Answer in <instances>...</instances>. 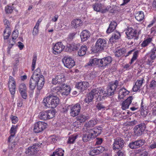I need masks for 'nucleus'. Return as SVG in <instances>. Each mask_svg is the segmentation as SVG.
Segmentation results:
<instances>
[{
  "mask_svg": "<svg viewBox=\"0 0 156 156\" xmlns=\"http://www.w3.org/2000/svg\"><path fill=\"white\" fill-rule=\"evenodd\" d=\"M44 83V78L41 75L39 79L35 75H32L30 81L29 87L32 90L34 89L37 84V89L39 91L41 90Z\"/></svg>",
  "mask_w": 156,
  "mask_h": 156,
  "instance_id": "nucleus-1",
  "label": "nucleus"
},
{
  "mask_svg": "<svg viewBox=\"0 0 156 156\" xmlns=\"http://www.w3.org/2000/svg\"><path fill=\"white\" fill-rule=\"evenodd\" d=\"M119 83V81L116 80L114 82L109 83L108 85L106 91H104L101 87H99V94H102L103 95L109 96L114 95L115 92L118 86Z\"/></svg>",
  "mask_w": 156,
  "mask_h": 156,
  "instance_id": "nucleus-2",
  "label": "nucleus"
},
{
  "mask_svg": "<svg viewBox=\"0 0 156 156\" xmlns=\"http://www.w3.org/2000/svg\"><path fill=\"white\" fill-rule=\"evenodd\" d=\"M43 103L46 107L54 108L59 104V100L58 97L50 94L44 98Z\"/></svg>",
  "mask_w": 156,
  "mask_h": 156,
  "instance_id": "nucleus-3",
  "label": "nucleus"
},
{
  "mask_svg": "<svg viewBox=\"0 0 156 156\" xmlns=\"http://www.w3.org/2000/svg\"><path fill=\"white\" fill-rule=\"evenodd\" d=\"M55 111L50 110L41 112L39 113L38 116L40 119L46 120L52 118L55 116Z\"/></svg>",
  "mask_w": 156,
  "mask_h": 156,
  "instance_id": "nucleus-4",
  "label": "nucleus"
},
{
  "mask_svg": "<svg viewBox=\"0 0 156 156\" xmlns=\"http://www.w3.org/2000/svg\"><path fill=\"white\" fill-rule=\"evenodd\" d=\"M107 42L105 40L99 38L96 42L95 45L92 48L93 52H97L103 50Z\"/></svg>",
  "mask_w": 156,
  "mask_h": 156,
  "instance_id": "nucleus-5",
  "label": "nucleus"
},
{
  "mask_svg": "<svg viewBox=\"0 0 156 156\" xmlns=\"http://www.w3.org/2000/svg\"><path fill=\"white\" fill-rule=\"evenodd\" d=\"M48 124L43 122L39 121L36 123L34 126V130L37 133H41L47 127Z\"/></svg>",
  "mask_w": 156,
  "mask_h": 156,
  "instance_id": "nucleus-6",
  "label": "nucleus"
},
{
  "mask_svg": "<svg viewBox=\"0 0 156 156\" xmlns=\"http://www.w3.org/2000/svg\"><path fill=\"white\" fill-rule=\"evenodd\" d=\"M146 128V125L144 123H142L136 125L133 129L135 135L137 136H141L145 130Z\"/></svg>",
  "mask_w": 156,
  "mask_h": 156,
  "instance_id": "nucleus-7",
  "label": "nucleus"
},
{
  "mask_svg": "<svg viewBox=\"0 0 156 156\" xmlns=\"http://www.w3.org/2000/svg\"><path fill=\"white\" fill-rule=\"evenodd\" d=\"M62 61L64 66L66 67L71 69L75 65V62L71 57L68 56L64 57Z\"/></svg>",
  "mask_w": 156,
  "mask_h": 156,
  "instance_id": "nucleus-8",
  "label": "nucleus"
},
{
  "mask_svg": "<svg viewBox=\"0 0 156 156\" xmlns=\"http://www.w3.org/2000/svg\"><path fill=\"white\" fill-rule=\"evenodd\" d=\"M42 144L40 143L38 144H35L29 147L26 150L25 153L28 155H36L38 151V147L41 146Z\"/></svg>",
  "mask_w": 156,
  "mask_h": 156,
  "instance_id": "nucleus-9",
  "label": "nucleus"
},
{
  "mask_svg": "<svg viewBox=\"0 0 156 156\" xmlns=\"http://www.w3.org/2000/svg\"><path fill=\"white\" fill-rule=\"evenodd\" d=\"M124 141L123 139L121 137H117L114 140L113 144V150L122 148L124 146Z\"/></svg>",
  "mask_w": 156,
  "mask_h": 156,
  "instance_id": "nucleus-10",
  "label": "nucleus"
},
{
  "mask_svg": "<svg viewBox=\"0 0 156 156\" xmlns=\"http://www.w3.org/2000/svg\"><path fill=\"white\" fill-rule=\"evenodd\" d=\"M81 106L79 103L76 104L70 108V114L73 117H75L78 115L80 112Z\"/></svg>",
  "mask_w": 156,
  "mask_h": 156,
  "instance_id": "nucleus-11",
  "label": "nucleus"
},
{
  "mask_svg": "<svg viewBox=\"0 0 156 156\" xmlns=\"http://www.w3.org/2000/svg\"><path fill=\"white\" fill-rule=\"evenodd\" d=\"M65 46L61 42L57 43L54 46L53 49V53L55 55H58L60 54L64 49Z\"/></svg>",
  "mask_w": 156,
  "mask_h": 156,
  "instance_id": "nucleus-12",
  "label": "nucleus"
},
{
  "mask_svg": "<svg viewBox=\"0 0 156 156\" xmlns=\"http://www.w3.org/2000/svg\"><path fill=\"white\" fill-rule=\"evenodd\" d=\"M126 34L128 39H131L136 37L137 31L136 29L129 27L126 30Z\"/></svg>",
  "mask_w": 156,
  "mask_h": 156,
  "instance_id": "nucleus-13",
  "label": "nucleus"
},
{
  "mask_svg": "<svg viewBox=\"0 0 156 156\" xmlns=\"http://www.w3.org/2000/svg\"><path fill=\"white\" fill-rule=\"evenodd\" d=\"M8 84L9 91L12 95H14L15 93L16 82L11 76L9 77Z\"/></svg>",
  "mask_w": 156,
  "mask_h": 156,
  "instance_id": "nucleus-14",
  "label": "nucleus"
},
{
  "mask_svg": "<svg viewBox=\"0 0 156 156\" xmlns=\"http://www.w3.org/2000/svg\"><path fill=\"white\" fill-rule=\"evenodd\" d=\"M65 81V76L62 73L58 75L52 79V83L54 84H61Z\"/></svg>",
  "mask_w": 156,
  "mask_h": 156,
  "instance_id": "nucleus-15",
  "label": "nucleus"
},
{
  "mask_svg": "<svg viewBox=\"0 0 156 156\" xmlns=\"http://www.w3.org/2000/svg\"><path fill=\"white\" fill-rule=\"evenodd\" d=\"M100 64L99 65L101 67H105L110 64L112 62V58L110 56H108L99 59Z\"/></svg>",
  "mask_w": 156,
  "mask_h": 156,
  "instance_id": "nucleus-16",
  "label": "nucleus"
},
{
  "mask_svg": "<svg viewBox=\"0 0 156 156\" xmlns=\"http://www.w3.org/2000/svg\"><path fill=\"white\" fill-rule=\"evenodd\" d=\"M99 89H100L99 87L96 88L92 89L90 93L93 95L95 98H96V100H98L99 99L98 101L103 100V99H104L105 97L103 96L101 98L102 95L98 94L99 93Z\"/></svg>",
  "mask_w": 156,
  "mask_h": 156,
  "instance_id": "nucleus-17",
  "label": "nucleus"
},
{
  "mask_svg": "<svg viewBox=\"0 0 156 156\" xmlns=\"http://www.w3.org/2000/svg\"><path fill=\"white\" fill-rule=\"evenodd\" d=\"M133 52V56L132 58L131 59V61L130 62V64L133 63V62L136 59L138 56L139 51L138 50L135 51V49H133L128 51L126 54L125 53V55H124V56L126 57L132 54Z\"/></svg>",
  "mask_w": 156,
  "mask_h": 156,
  "instance_id": "nucleus-18",
  "label": "nucleus"
},
{
  "mask_svg": "<svg viewBox=\"0 0 156 156\" xmlns=\"http://www.w3.org/2000/svg\"><path fill=\"white\" fill-rule=\"evenodd\" d=\"M133 99V96H131L128 97L125 101H123L121 104L122 109L123 110H125L128 108Z\"/></svg>",
  "mask_w": 156,
  "mask_h": 156,
  "instance_id": "nucleus-19",
  "label": "nucleus"
},
{
  "mask_svg": "<svg viewBox=\"0 0 156 156\" xmlns=\"http://www.w3.org/2000/svg\"><path fill=\"white\" fill-rule=\"evenodd\" d=\"M89 83L87 82H79L76 85V87L82 92L86 90L89 86Z\"/></svg>",
  "mask_w": 156,
  "mask_h": 156,
  "instance_id": "nucleus-20",
  "label": "nucleus"
},
{
  "mask_svg": "<svg viewBox=\"0 0 156 156\" xmlns=\"http://www.w3.org/2000/svg\"><path fill=\"white\" fill-rule=\"evenodd\" d=\"M71 24L73 27L75 29L79 28L83 25V23L81 20L76 19L72 21Z\"/></svg>",
  "mask_w": 156,
  "mask_h": 156,
  "instance_id": "nucleus-21",
  "label": "nucleus"
},
{
  "mask_svg": "<svg viewBox=\"0 0 156 156\" xmlns=\"http://www.w3.org/2000/svg\"><path fill=\"white\" fill-rule=\"evenodd\" d=\"M61 89L60 93L62 95H67L69 93L71 89L70 87L65 84H64L61 87Z\"/></svg>",
  "mask_w": 156,
  "mask_h": 156,
  "instance_id": "nucleus-22",
  "label": "nucleus"
},
{
  "mask_svg": "<svg viewBox=\"0 0 156 156\" xmlns=\"http://www.w3.org/2000/svg\"><path fill=\"white\" fill-rule=\"evenodd\" d=\"M144 79L142 78L141 80H137L133 88V91L136 92L140 90L144 81Z\"/></svg>",
  "mask_w": 156,
  "mask_h": 156,
  "instance_id": "nucleus-23",
  "label": "nucleus"
},
{
  "mask_svg": "<svg viewBox=\"0 0 156 156\" xmlns=\"http://www.w3.org/2000/svg\"><path fill=\"white\" fill-rule=\"evenodd\" d=\"M105 148L102 146H100L97 148L93 149L90 152V154L94 155L93 154H98L101 153L105 150Z\"/></svg>",
  "mask_w": 156,
  "mask_h": 156,
  "instance_id": "nucleus-24",
  "label": "nucleus"
},
{
  "mask_svg": "<svg viewBox=\"0 0 156 156\" xmlns=\"http://www.w3.org/2000/svg\"><path fill=\"white\" fill-rule=\"evenodd\" d=\"M95 137L93 133L88 134H84L82 137V140L84 142H87L93 139Z\"/></svg>",
  "mask_w": 156,
  "mask_h": 156,
  "instance_id": "nucleus-25",
  "label": "nucleus"
},
{
  "mask_svg": "<svg viewBox=\"0 0 156 156\" xmlns=\"http://www.w3.org/2000/svg\"><path fill=\"white\" fill-rule=\"evenodd\" d=\"M80 36L82 41H84L89 37L90 34L87 30H84L81 32Z\"/></svg>",
  "mask_w": 156,
  "mask_h": 156,
  "instance_id": "nucleus-26",
  "label": "nucleus"
},
{
  "mask_svg": "<svg viewBox=\"0 0 156 156\" xmlns=\"http://www.w3.org/2000/svg\"><path fill=\"white\" fill-rule=\"evenodd\" d=\"M117 26V24L115 21L112 22L106 30V33L107 34H109L112 32L115 29Z\"/></svg>",
  "mask_w": 156,
  "mask_h": 156,
  "instance_id": "nucleus-27",
  "label": "nucleus"
},
{
  "mask_svg": "<svg viewBox=\"0 0 156 156\" xmlns=\"http://www.w3.org/2000/svg\"><path fill=\"white\" fill-rule=\"evenodd\" d=\"M98 120L97 119L91 120H90L88 124H85L84 126L87 129H89L91 128L94 126L97 123Z\"/></svg>",
  "mask_w": 156,
  "mask_h": 156,
  "instance_id": "nucleus-28",
  "label": "nucleus"
},
{
  "mask_svg": "<svg viewBox=\"0 0 156 156\" xmlns=\"http://www.w3.org/2000/svg\"><path fill=\"white\" fill-rule=\"evenodd\" d=\"M87 49L86 46H82L78 51V55L80 56H82L85 55L86 53Z\"/></svg>",
  "mask_w": 156,
  "mask_h": 156,
  "instance_id": "nucleus-29",
  "label": "nucleus"
},
{
  "mask_svg": "<svg viewBox=\"0 0 156 156\" xmlns=\"http://www.w3.org/2000/svg\"><path fill=\"white\" fill-rule=\"evenodd\" d=\"M94 10L97 12H101L102 8H104V5L101 3H95L92 5Z\"/></svg>",
  "mask_w": 156,
  "mask_h": 156,
  "instance_id": "nucleus-30",
  "label": "nucleus"
},
{
  "mask_svg": "<svg viewBox=\"0 0 156 156\" xmlns=\"http://www.w3.org/2000/svg\"><path fill=\"white\" fill-rule=\"evenodd\" d=\"M91 133H93L95 137L98 136L101 134L102 129L100 127H95L92 129H90Z\"/></svg>",
  "mask_w": 156,
  "mask_h": 156,
  "instance_id": "nucleus-31",
  "label": "nucleus"
},
{
  "mask_svg": "<svg viewBox=\"0 0 156 156\" xmlns=\"http://www.w3.org/2000/svg\"><path fill=\"white\" fill-rule=\"evenodd\" d=\"M41 21V20L39 19L37 22L36 25L34 27L32 32V33L34 35H36L38 34L39 32L38 27L40 25V23Z\"/></svg>",
  "mask_w": 156,
  "mask_h": 156,
  "instance_id": "nucleus-32",
  "label": "nucleus"
},
{
  "mask_svg": "<svg viewBox=\"0 0 156 156\" xmlns=\"http://www.w3.org/2000/svg\"><path fill=\"white\" fill-rule=\"evenodd\" d=\"M78 135L76 134H73L69 136L67 143L69 144H73L75 140L78 138Z\"/></svg>",
  "mask_w": 156,
  "mask_h": 156,
  "instance_id": "nucleus-33",
  "label": "nucleus"
},
{
  "mask_svg": "<svg viewBox=\"0 0 156 156\" xmlns=\"http://www.w3.org/2000/svg\"><path fill=\"white\" fill-rule=\"evenodd\" d=\"M144 16L143 12L140 11L138 12L135 16L136 19L139 21H142L144 18Z\"/></svg>",
  "mask_w": 156,
  "mask_h": 156,
  "instance_id": "nucleus-34",
  "label": "nucleus"
},
{
  "mask_svg": "<svg viewBox=\"0 0 156 156\" xmlns=\"http://www.w3.org/2000/svg\"><path fill=\"white\" fill-rule=\"evenodd\" d=\"M126 51V49L125 48H122L117 50L115 53V55L117 57H119L123 55L124 56L125 54Z\"/></svg>",
  "mask_w": 156,
  "mask_h": 156,
  "instance_id": "nucleus-35",
  "label": "nucleus"
},
{
  "mask_svg": "<svg viewBox=\"0 0 156 156\" xmlns=\"http://www.w3.org/2000/svg\"><path fill=\"white\" fill-rule=\"evenodd\" d=\"M152 38L150 37L144 40L141 43L142 47H145L147 46L152 41Z\"/></svg>",
  "mask_w": 156,
  "mask_h": 156,
  "instance_id": "nucleus-36",
  "label": "nucleus"
},
{
  "mask_svg": "<svg viewBox=\"0 0 156 156\" xmlns=\"http://www.w3.org/2000/svg\"><path fill=\"white\" fill-rule=\"evenodd\" d=\"M11 34L10 28H5L4 32V38L7 39L8 38Z\"/></svg>",
  "mask_w": 156,
  "mask_h": 156,
  "instance_id": "nucleus-37",
  "label": "nucleus"
},
{
  "mask_svg": "<svg viewBox=\"0 0 156 156\" xmlns=\"http://www.w3.org/2000/svg\"><path fill=\"white\" fill-rule=\"evenodd\" d=\"M150 58L152 60H154L156 58V46L151 50L150 52Z\"/></svg>",
  "mask_w": 156,
  "mask_h": 156,
  "instance_id": "nucleus-38",
  "label": "nucleus"
},
{
  "mask_svg": "<svg viewBox=\"0 0 156 156\" xmlns=\"http://www.w3.org/2000/svg\"><path fill=\"white\" fill-rule=\"evenodd\" d=\"M94 97L90 93H89L87 95V97L85 99V101L86 103H90L92 102Z\"/></svg>",
  "mask_w": 156,
  "mask_h": 156,
  "instance_id": "nucleus-39",
  "label": "nucleus"
},
{
  "mask_svg": "<svg viewBox=\"0 0 156 156\" xmlns=\"http://www.w3.org/2000/svg\"><path fill=\"white\" fill-rule=\"evenodd\" d=\"M129 146L130 148L131 149L137 148L139 147L136 140L130 143Z\"/></svg>",
  "mask_w": 156,
  "mask_h": 156,
  "instance_id": "nucleus-40",
  "label": "nucleus"
},
{
  "mask_svg": "<svg viewBox=\"0 0 156 156\" xmlns=\"http://www.w3.org/2000/svg\"><path fill=\"white\" fill-rule=\"evenodd\" d=\"M87 119V116L83 115H80L77 118L78 120H79L80 122L81 123L85 122Z\"/></svg>",
  "mask_w": 156,
  "mask_h": 156,
  "instance_id": "nucleus-41",
  "label": "nucleus"
},
{
  "mask_svg": "<svg viewBox=\"0 0 156 156\" xmlns=\"http://www.w3.org/2000/svg\"><path fill=\"white\" fill-rule=\"evenodd\" d=\"M37 59V56L36 55H33L32 64V71H33L35 68L36 61Z\"/></svg>",
  "mask_w": 156,
  "mask_h": 156,
  "instance_id": "nucleus-42",
  "label": "nucleus"
},
{
  "mask_svg": "<svg viewBox=\"0 0 156 156\" xmlns=\"http://www.w3.org/2000/svg\"><path fill=\"white\" fill-rule=\"evenodd\" d=\"M56 155L57 156H63L64 151L61 148H58L56 149L55 151Z\"/></svg>",
  "mask_w": 156,
  "mask_h": 156,
  "instance_id": "nucleus-43",
  "label": "nucleus"
},
{
  "mask_svg": "<svg viewBox=\"0 0 156 156\" xmlns=\"http://www.w3.org/2000/svg\"><path fill=\"white\" fill-rule=\"evenodd\" d=\"M18 127L17 125L16 126L12 125L10 130V134H13L15 135L17 131Z\"/></svg>",
  "mask_w": 156,
  "mask_h": 156,
  "instance_id": "nucleus-44",
  "label": "nucleus"
},
{
  "mask_svg": "<svg viewBox=\"0 0 156 156\" xmlns=\"http://www.w3.org/2000/svg\"><path fill=\"white\" fill-rule=\"evenodd\" d=\"M93 66L95 65H99L100 64L99 59L94 58L90 59Z\"/></svg>",
  "mask_w": 156,
  "mask_h": 156,
  "instance_id": "nucleus-45",
  "label": "nucleus"
},
{
  "mask_svg": "<svg viewBox=\"0 0 156 156\" xmlns=\"http://www.w3.org/2000/svg\"><path fill=\"white\" fill-rule=\"evenodd\" d=\"M96 107L98 110H105V106L101 102L98 103L96 105Z\"/></svg>",
  "mask_w": 156,
  "mask_h": 156,
  "instance_id": "nucleus-46",
  "label": "nucleus"
},
{
  "mask_svg": "<svg viewBox=\"0 0 156 156\" xmlns=\"http://www.w3.org/2000/svg\"><path fill=\"white\" fill-rule=\"evenodd\" d=\"M26 90L27 87L26 85L24 83H21L20 84L19 87V92H22Z\"/></svg>",
  "mask_w": 156,
  "mask_h": 156,
  "instance_id": "nucleus-47",
  "label": "nucleus"
},
{
  "mask_svg": "<svg viewBox=\"0 0 156 156\" xmlns=\"http://www.w3.org/2000/svg\"><path fill=\"white\" fill-rule=\"evenodd\" d=\"M26 90L27 87L26 85L24 83H21L20 84L19 87V92H22Z\"/></svg>",
  "mask_w": 156,
  "mask_h": 156,
  "instance_id": "nucleus-48",
  "label": "nucleus"
},
{
  "mask_svg": "<svg viewBox=\"0 0 156 156\" xmlns=\"http://www.w3.org/2000/svg\"><path fill=\"white\" fill-rule=\"evenodd\" d=\"M61 87H55L51 89V91L53 92V94L57 93V94H59V92L61 91Z\"/></svg>",
  "mask_w": 156,
  "mask_h": 156,
  "instance_id": "nucleus-49",
  "label": "nucleus"
},
{
  "mask_svg": "<svg viewBox=\"0 0 156 156\" xmlns=\"http://www.w3.org/2000/svg\"><path fill=\"white\" fill-rule=\"evenodd\" d=\"M41 73L40 69L39 68H38L34 72L33 75H35L37 77H38L39 79L41 76Z\"/></svg>",
  "mask_w": 156,
  "mask_h": 156,
  "instance_id": "nucleus-50",
  "label": "nucleus"
},
{
  "mask_svg": "<svg viewBox=\"0 0 156 156\" xmlns=\"http://www.w3.org/2000/svg\"><path fill=\"white\" fill-rule=\"evenodd\" d=\"M18 30H15L12 33V40H15L18 36Z\"/></svg>",
  "mask_w": 156,
  "mask_h": 156,
  "instance_id": "nucleus-51",
  "label": "nucleus"
},
{
  "mask_svg": "<svg viewBox=\"0 0 156 156\" xmlns=\"http://www.w3.org/2000/svg\"><path fill=\"white\" fill-rule=\"evenodd\" d=\"M124 88L122 87L120 89L119 92V99H122L123 98V92L124 91L123 90Z\"/></svg>",
  "mask_w": 156,
  "mask_h": 156,
  "instance_id": "nucleus-52",
  "label": "nucleus"
},
{
  "mask_svg": "<svg viewBox=\"0 0 156 156\" xmlns=\"http://www.w3.org/2000/svg\"><path fill=\"white\" fill-rule=\"evenodd\" d=\"M13 10V9H12V7L8 5L5 7V9L6 12L8 14L11 13L12 12Z\"/></svg>",
  "mask_w": 156,
  "mask_h": 156,
  "instance_id": "nucleus-53",
  "label": "nucleus"
},
{
  "mask_svg": "<svg viewBox=\"0 0 156 156\" xmlns=\"http://www.w3.org/2000/svg\"><path fill=\"white\" fill-rule=\"evenodd\" d=\"M150 88L154 89L156 87V81L154 80H152L151 82L149 85Z\"/></svg>",
  "mask_w": 156,
  "mask_h": 156,
  "instance_id": "nucleus-54",
  "label": "nucleus"
},
{
  "mask_svg": "<svg viewBox=\"0 0 156 156\" xmlns=\"http://www.w3.org/2000/svg\"><path fill=\"white\" fill-rule=\"evenodd\" d=\"M136 141L139 147L143 145L145 142V140L143 139L138 140H136Z\"/></svg>",
  "mask_w": 156,
  "mask_h": 156,
  "instance_id": "nucleus-55",
  "label": "nucleus"
},
{
  "mask_svg": "<svg viewBox=\"0 0 156 156\" xmlns=\"http://www.w3.org/2000/svg\"><path fill=\"white\" fill-rule=\"evenodd\" d=\"M112 36L116 40L119 39L120 37V33L117 31L115 32L112 35Z\"/></svg>",
  "mask_w": 156,
  "mask_h": 156,
  "instance_id": "nucleus-56",
  "label": "nucleus"
},
{
  "mask_svg": "<svg viewBox=\"0 0 156 156\" xmlns=\"http://www.w3.org/2000/svg\"><path fill=\"white\" fill-rule=\"evenodd\" d=\"M22 97L24 99H26L27 97V90L23 92H20Z\"/></svg>",
  "mask_w": 156,
  "mask_h": 156,
  "instance_id": "nucleus-57",
  "label": "nucleus"
},
{
  "mask_svg": "<svg viewBox=\"0 0 156 156\" xmlns=\"http://www.w3.org/2000/svg\"><path fill=\"white\" fill-rule=\"evenodd\" d=\"M96 140V144L97 145L101 144L103 141V139L101 138H97Z\"/></svg>",
  "mask_w": 156,
  "mask_h": 156,
  "instance_id": "nucleus-58",
  "label": "nucleus"
},
{
  "mask_svg": "<svg viewBox=\"0 0 156 156\" xmlns=\"http://www.w3.org/2000/svg\"><path fill=\"white\" fill-rule=\"evenodd\" d=\"M18 121V119L16 116H13L12 118V122L13 123H16Z\"/></svg>",
  "mask_w": 156,
  "mask_h": 156,
  "instance_id": "nucleus-59",
  "label": "nucleus"
},
{
  "mask_svg": "<svg viewBox=\"0 0 156 156\" xmlns=\"http://www.w3.org/2000/svg\"><path fill=\"white\" fill-rule=\"evenodd\" d=\"M73 51L77 50L80 48V46L79 44H73Z\"/></svg>",
  "mask_w": 156,
  "mask_h": 156,
  "instance_id": "nucleus-60",
  "label": "nucleus"
},
{
  "mask_svg": "<svg viewBox=\"0 0 156 156\" xmlns=\"http://www.w3.org/2000/svg\"><path fill=\"white\" fill-rule=\"evenodd\" d=\"M124 155V152L122 151L121 150H119L115 156H123Z\"/></svg>",
  "mask_w": 156,
  "mask_h": 156,
  "instance_id": "nucleus-61",
  "label": "nucleus"
},
{
  "mask_svg": "<svg viewBox=\"0 0 156 156\" xmlns=\"http://www.w3.org/2000/svg\"><path fill=\"white\" fill-rule=\"evenodd\" d=\"M4 23L5 25H6L5 27L6 28H9V26L10 25V23L9 21L8 20H5L4 21Z\"/></svg>",
  "mask_w": 156,
  "mask_h": 156,
  "instance_id": "nucleus-62",
  "label": "nucleus"
},
{
  "mask_svg": "<svg viewBox=\"0 0 156 156\" xmlns=\"http://www.w3.org/2000/svg\"><path fill=\"white\" fill-rule=\"evenodd\" d=\"M149 149H151L156 148V142H154V143L151 144L149 147Z\"/></svg>",
  "mask_w": 156,
  "mask_h": 156,
  "instance_id": "nucleus-63",
  "label": "nucleus"
},
{
  "mask_svg": "<svg viewBox=\"0 0 156 156\" xmlns=\"http://www.w3.org/2000/svg\"><path fill=\"white\" fill-rule=\"evenodd\" d=\"M75 34L76 33H70L68 35V38L69 39H72L74 37Z\"/></svg>",
  "mask_w": 156,
  "mask_h": 156,
  "instance_id": "nucleus-64",
  "label": "nucleus"
}]
</instances>
